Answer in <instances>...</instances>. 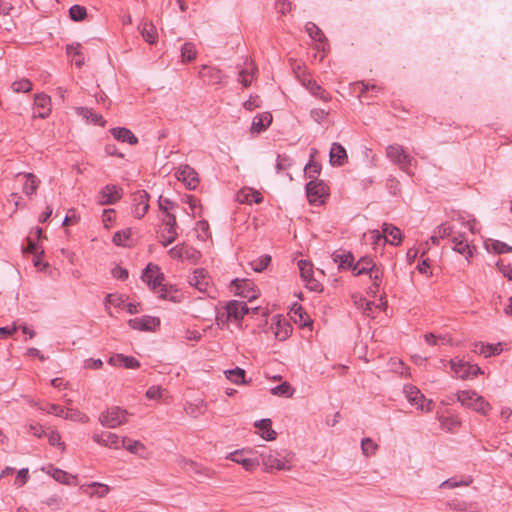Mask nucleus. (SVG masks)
Listing matches in <instances>:
<instances>
[{"mask_svg": "<svg viewBox=\"0 0 512 512\" xmlns=\"http://www.w3.org/2000/svg\"><path fill=\"white\" fill-rule=\"evenodd\" d=\"M52 477L62 484H70V479L74 478L72 475L58 468H53Z\"/></svg>", "mask_w": 512, "mask_h": 512, "instance_id": "nucleus-53", "label": "nucleus"}, {"mask_svg": "<svg viewBox=\"0 0 512 512\" xmlns=\"http://www.w3.org/2000/svg\"><path fill=\"white\" fill-rule=\"evenodd\" d=\"M305 30L309 37L316 41V49L318 51L327 52L329 51V44L323 31L313 22H308L305 25Z\"/></svg>", "mask_w": 512, "mask_h": 512, "instance_id": "nucleus-16", "label": "nucleus"}, {"mask_svg": "<svg viewBox=\"0 0 512 512\" xmlns=\"http://www.w3.org/2000/svg\"><path fill=\"white\" fill-rule=\"evenodd\" d=\"M162 223L165 226V229L161 233L160 242L164 247H167L173 243L178 236L176 216L172 213H167V215L162 219Z\"/></svg>", "mask_w": 512, "mask_h": 512, "instance_id": "nucleus-10", "label": "nucleus"}, {"mask_svg": "<svg viewBox=\"0 0 512 512\" xmlns=\"http://www.w3.org/2000/svg\"><path fill=\"white\" fill-rule=\"evenodd\" d=\"M403 392L405 394L406 399L411 404L416 401V398H420V400H425V396L421 393V391L414 385H405L403 388Z\"/></svg>", "mask_w": 512, "mask_h": 512, "instance_id": "nucleus-40", "label": "nucleus"}, {"mask_svg": "<svg viewBox=\"0 0 512 512\" xmlns=\"http://www.w3.org/2000/svg\"><path fill=\"white\" fill-rule=\"evenodd\" d=\"M298 268L300 271V276L304 282L314 277L313 264L311 262L300 260L298 262Z\"/></svg>", "mask_w": 512, "mask_h": 512, "instance_id": "nucleus-42", "label": "nucleus"}, {"mask_svg": "<svg viewBox=\"0 0 512 512\" xmlns=\"http://www.w3.org/2000/svg\"><path fill=\"white\" fill-rule=\"evenodd\" d=\"M14 92H29L32 89V83L28 79H21L12 83Z\"/></svg>", "mask_w": 512, "mask_h": 512, "instance_id": "nucleus-52", "label": "nucleus"}, {"mask_svg": "<svg viewBox=\"0 0 512 512\" xmlns=\"http://www.w3.org/2000/svg\"><path fill=\"white\" fill-rule=\"evenodd\" d=\"M262 195L258 191L252 189H242L237 194V201L239 203L252 204L262 202Z\"/></svg>", "mask_w": 512, "mask_h": 512, "instance_id": "nucleus-29", "label": "nucleus"}, {"mask_svg": "<svg viewBox=\"0 0 512 512\" xmlns=\"http://www.w3.org/2000/svg\"><path fill=\"white\" fill-rule=\"evenodd\" d=\"M305 171L310 178H314L320 174L321 166L316 162H310L305 166Z\"/></svg>", "mask_w": 512, "mask_h": 512, "instance_id": "nucleus-60", "label": "nucleus"}, {"mask_svg": "<svg viewBox=\"0 0 512 512\" xmlns=\"http://www.w3.org/2000/svg\"><path fill=\"white\" fill-rule=\"evenodd\" d=\"M163 389L160 386H151L146 391V396L149 399H160L162 397Z\"/></svg>", "mask_w": 512, "mask_h": 512, "instance_id": "nucleus-63", "label": "nucleus"}, {"mask_svg": "<svg viewBox=\"0 0 512 512\" xmlns=\"http://www.w3.org/2000/svg\"><path fill=\"white\" fill-rule=\"evenodd\" d=\"M48 442L52 446H58L62 451L65 450V444L61 441V436L57 431H51L48 433Z\"/></svg>", "mask_w": 512, "mask_h": 512, "instance_id": "nucleus-56", "label": "nucleus"}, {"mask_svg": "<svg viewBox=\"0 0 512 512\" xmlns=\"http://www.w3.org/2000/svg\"><path fill=\"white\" fill-rule=\"evenodd\" d=\"M261 461L266 472L273 470H290L291 467L287 465L285 457L281 456L277 451H269L261 454Z\"/></svg>", "mask_w": 512, "mask_h": 512, "instance_id": "nucleus-8", "label": "nucleus"}, {"mask_svg": "<svg viewBox=\"0 0 512 512\" xmlns=\"http://www.w3.org/2000/svg\"><path fill=\"white\" fill-rule=\"evenodd\" d=\"M141 35L149 44H154L157 40V30L152 23H144L141 28Z\"/></svg>", "mask_w": 512, "mask_h": 512, "instance_id": "nucleus-37", "label": "nucleus"}, {"mask_svg": "<svg viewBox=\"0 0 512 512\" xmlns=\"http://www.w3.org/2000/svg\"><path fill=\"white\" fill-rule=\"evenodd\" d=\"M487 250H492L497 254L502 253H510L512 252V246H509L508 244L501 242L499 240H491L490 244H486Z\"/></svg>", "mask_w": 512, "mask_h": 512, "instance_id": "nucleus-45", "label": "nucleus"}, {"mask_svg": "<svg viewBox=\"0 0 512 512\" xmlns=\"http://www.w3.org/2000/svg\"><path fill=\"white\" fill-rule=\"evenodd\" d=\"M197 56L196 47L191 42H186L181 48V57L182 60L185 62L193 61Z\"/></svg>", "mask_w": 512, "mask_h": 512, "instance_id": "nucleus-43", "label": "nucleus"}, {"mask_svg": "<svg viewBox=\"0 0 512 512\" xmlns=\"http://www.w3.org/2000/svg\"><path fill=\"white\" fill-rule=\"evenodd\" d=\"M123 196V189L117 185L108 184L102 187L98 193L100 205H112L118 202Z\"/></svg>", "mask_w": 512, "mask_h": 512, "instance_id": "nucleus-12", "label": "nucleus"}, {"mask_svg": "<svg viewBox=\"0 0 512 512\" xmlns=\"http://www.w3.org/2000/svg\"><path fill=\"white\" fill-rule=\"evenodd\" d=\"M255 427L260 430V436L267 440H275L277 433L272 429V422L270 419H261L255 422Z\"/></svg>", "mask_w": 512, "mask_h": 512, "instance_id": "nucleus-30", "label": "nucleus"}, {"mask_svg": "<svg viewBox=\"0 0 512 512\" xmlns=\"http://www.w3.org/2000/svg\"><path fill=\"white\" fill-rule=\"evenodd\" d=\"M440 425L442 429L450 432H455L460 427L461 422L455 416L440 417Z\"/></svg>", "mask_w": 512, "mask_h": 512, "instance_id": "nucleus-38", "label": "nucleus"}, {"mask_svg": "<svg viewBox=\"0 0 512 512\" xmlns=\"http://www.w3.org/2000/svg\"><path fill=\"white\" fill-rule=\"evenodd\" d=\"M159 209L167 215V213H170L168 210L173 209L176 207V203L172 202L168 198H163L162 196L159 197L158 200Z\"/></svg>", "mask_w": 512, "mask_h": 512, "instance_id": "nucleus-57", "label": "nucleus"}, {"mask_svg": "<svg viewBox=\"0 0 512 512\" xmlns=\"http://www.w3.org/2000/svg\"><path fill=\"white\" fill-rule=\"evenodd\" d=\"M347 161L345 148L339 143H333L330 149V163L333 166H342Z\"/></svg>", "mask_w": 512, "mask_h": 512, "instance_id": "nucleus-26", "label": "nucleus"}, {"mask_svg": "<svg viewBox=\"0 0 512 512\" xmlns=\"http://www.w3.org/2000/svg\"><path fill=\"white\" fill-rule=\"evenodd\" d=\"M378 445L371 438H364L361 441V449L365 456H371L377 450Z\"/></svg>", "mask_w": 512, "mask_h": 512, "instance_id": "nucleus-51", "label": "nucleus"}, {"mask_svg": "<svg viewBox=\"0 0 512 512\" xmlns=\"http://www.w3.org/2000/svg\"><path fill=\"white\" fill-rule=\"evenodd\" d=\"M27 241H28V246L23 249L24 253H31L34 255L44 254V251L40 250L38 244L34 240H32L31 238H28Z\"/></svg>", "mask_w": 512, "mask_h": 512, "instance_id": "nucleus-62", "label": "nucleus"}, {"mask_svg": "<svg viewBox=\"0 0 512 512\" xmlns=\"http://www.w3.org/2000/svg\"><path fill=\"white\" fill-rule=\"evenodd\" d=\"M110 133L118 141L125 142L130 145H135L138 143V138L128 128H125V127L112 128V129H110Z\"/></svg>", "mask_w": 512, "mask_h": 512, "instance_id": "nucleus-24", "label": "nucleus"}, {"mask_svg": "<svg viewBox=\"0 0 512 512\" xmlns=\"http://www.w3.org/2000/svg\"><path fill=\"white\" fill-rule=\"evenodd\" d=\"M157 288H159V291H158L159 295L158 296L161 299H170V300H172L173 297L170 296V294L172 292H176L177 291L176 289H174V287L172 285H167V284H164L163 282Z\"/></svg>", "mask_w": 512, "mask_h": 512, "instance_id": "nucleus-55", "label": "nucleus"}, {"mask_svg": "<svg viewBox=\"0 0 512 512\" xmlns=\"http://www.w3.org/2000/svg\"><path fill=\"white\" fill-rule=\"evenodd\" d=\"M253 70L254 68H251V71L248 69H242L239 72V81L244 87H249L251 85L254 76Z\"/></svg>", "mask_w": 512, "mask_h": 512, "instance_id": "nucleus-54", "label": "nucleus"}, {"mask_svg": "<svg viewBox=\"0 0 512 512\" xmlns=\"http://www.w3.org/2000/svg\"><path fill=\"white\" fill-rule=\"evenodd\" d=\"M306 194L311 204H321L328 196V187L321 180H311L306 184Z\"/></svg>", "mask_w": 512, "mask_h": 512, "instance_id": "nucleus-9", "label": "nucleus"}, {"mask_svg": "<svg viewBox=\"0 0 512 512\" xmlns=\"http://www.w3.org/2000/svg\"><path fill=\"white\" fill-rule=\"evenodd\" d=\"M121 443H122L121 447H124L130 453L139 455V456L145 458L143 453L146 452L147 449H146V446L139 440H132V439H129L128 437L124 436V437H122Z\"/></svg>", "mask_w": 512, "mask_h": 512, "instance_id": "nucleus-28", "label": "nucleus"}, {"mask_svg": "<svg viewBox=\"0 0 512 512\" xmlns=\"http://www.w3.org/2000/svg\"><path fill=\"white\" fill-rule=\"evenodd\" d=\"M450 367L454 371L455 376L462 380L473 378L482 373L480 367L476 364H470L462 359H451Z\"/></svg>", "mask_w": 512, "mask_h": 512, "instance_id": "nucleus-6", "label": "nucleus"}, {"mask_svg": "<svg viewBox=\"0 0 512 512\" xmlns=\"http://www.w3.org/2000/svg\"><path fill=\"white\" fill-rule=\"evenodd\" d=\"M243 105L245 109L252 111L260 106V99L258 96H250V98L245 101Z\"/></svg>", "mask_w": 512, "mask_h": 512, "instance_id": "nucleus-64", "label": "nucleus"}, {"mask_svg": "<svg viewBox=\"0 0 512 512\" xmlns=\"http://www.w3.org/2000/svg\"><path fill=\"white\" fill-rule=\"evenodd\" d=\"M92 440L107 448L119 449L122 446V438L112 432L95 433L92 436Z\"/></svg>", "mask_w": 512, "mask_h": 512, "instance_id": "nucleus-19", "label": "nucleus"}, {"mask_svg": "<svg viewBox=\"0 0 512 512\" xmlns=\"http://www.w3.org/2000/svg\"><path fill=\"white\" fill-rule=\"evenodd\" d=\"M80 43H73L66 46V53L69 57L73 58L75 65L80 68L84 65V56L80 50Z\"/></svg>", "mask_w": 512, "mask_h": 512, "instance_id": "nucleus-35", "label": "nucleus"}, {"mask_svg": "<svg viewBox=\"0 0 512 512\" xmlns=\"http://www.w3.org/2000/svg\"><path fill=\"white\" fill-rule=\"evenodd\" d=\"M130 236H131L130 229L121 230V231H117L114 233L112 240H113V243L117 246H125L126 242L129 240Z\"/></svg>", "mask_w": 512, "mask_h": 512, "instance_id": "nucleus-50", "label": "nucleus"}, {"mask_svg": "<svg viewBox=\"0 0 512 512\" xmlns=\"http://www.w3.org/2000/svg\"><path fill=\"white\" fill-rule=\"evenodd\" d=\"M23 175L26 178V182L23 185L22 191L27 196H32L36 193L40 185V180L33 173H18L16 177Z\"/></svg>", "mask_w": 512, "mask_h": 512, "instance_id": "nucleus-27", "label": "nucleus"}, {"mask_svg": "<svg viewBox=\"0 0 512 512\" xmlns=\"http://www.w3.org/2000/svg\"><path fill=\"white\" fill-rule=\"evenodd\" d=\"M457 400L462 406L470 408L481 415H488L491 405L474 390H462L457 392Z\"/></svg>", "mask_w": 512, "mask_h": 512, "instance_id": "nucleus-2", "label": "nucleus"}, {"mask_svg": "<svg viewBox=\"0 0 512 512\" xmlns=\"http://www.w3.org/2000/svg\"><path fill=\"white\" fill-rule=\"evenodd\" d=\"M373 233L376 234L375 236L377 239H380L382 237L379 231H373ZM382 234L386 242L393 246L400 245L403 239V234L401 230L390 223H384L382 225Z\"/></svg>", "mask_w": 512, "mask_h": 512, "instance_id": "nucleus-14", "label": "nucleus"}, {"mask_svg": "<svg viewBox=\"0 0 512 512\" xmlns=\"http://www.w3.org/2000/svg\"><path fill=\"white\" fill-rule=\"evenodd\" d=\"M291 329L292 328L287 321L284 320L282 322L281 320L278 319L276 322V328L274 331L275 337L278 340L283 341L290 335Z\"/></svg>", "mask_w": 512, "mask_h": 512, "instance_id": "nucleus-36", "label": "nucleus"}, {"mask_svg": "<svg viewBox=\"0 0 512 512\" xmlns=\"http://www.w3.org/2000/svg\"><path fill=\"white\" fill-rule=\"evenodd\" d=\"M250 309L247 304L241 301L232 300L225 306V312L217 315L218 324L226 323L230 320L239 321L243 319L244 315L248 314Z\"/></svg>", "mask_w": 512, "mask_h": 512, "instance_id": "nucleus-4", "label": "nucleus"}, {"mask_svg": "<svg viewBox=\"0 0 512 512\" xmlns=\"http://www.w3.org/2000/svg\"><path fill=\"white\" fill-rule=\"evenodd\" d=\"M333 261L338 263L339 269H350L353 271L354 255L351 252H335L332 254Z\"/></svg>", "mask_w": 512, "mask_h": 512, "instance_id": "nucleus-31", "label": "nucleus"}, {"mask_svg": "<svg viewBox=\"0 0 512 512\" xmlns=\"http://www.w3.org/2000/svg\"><path fill=\"white\" fill-rule=\"evenodd\" d=\"M232 285L235 286L236 293L248 300L256 299L258 296L257 290L254 289L252 281L247 279H234Z\"/></svg>", "mask_w": 512, "mask_h": 512, "instance_id": "nucleus-20", "label": "nucleus"}, {"mask_svg": "<svg viewBox=\"0 0 512 512\" xmlns=\"http://www.w3.org/2000/svg\"><path fill=\"white\" fill-rule=\"evenodd\" d=\"M143 282H145L150 289L155 291L159 285L164 281L165 276L161 272L158 265L149 263L142 272L141 276Z\"/></svg>", "mask_w": 512, "mask_h": 512, "instance_id": "nucleus-11", "label": "nucleus"}, {"mask_svg": "<svg viewBox=\"0 0 512 512\" xmlns=\"http://www.w3.org/2000/svg\"><path fill=\"white\" fill-rule=\"evenodd\" d=\"M108 362L113 366H122L126 369H137L140 367V362L135 357L124 354H116L110 357Z\"/></svg>", "mask_w": 512, "mask_h": 512, "instance_id": "nucleus-23", "label": "nucleus"}, {"mask_svg": "<svg viewBox=\"0 0 512 512\" xmlns=\"http://www.w3.org/2000/svg\"><path fill=\"white\" fill-rule=\"evenodd\" d=\"M244 450H237L230 453L227 458L243 466L246 471H254L259 466L256 458H246L243 456Z\"/></svg>", "mask_w": 512, "mask_h": 512, "instance_id": "nucleus-21", "label": "nucleus"}, {"mask_svg": "<svg viewBox=\"0 0 512 512\" xmlns=\"http://www.w3.org/2000/svg\"><path fill=\"white\" fill-rule=\"evenodd\" d=\"M128 415L127 410L113 406L100 413L99 422L102 426L113 429L125 424Z\"/></svg>", "mask_w": 512, "mask_h": 512, "instance_id": "nucleus-3", "label": "nucleus"}, {"mask_svg": "<svg viewBox=\"0 0 512 512\" xmlns=\"http://www.w3.org/2000/svg\"><path fill=\"white\" fill-rule=\"evenodd\" d=\"M129 325L135 330L149 331L159 326L160 321L154 317L143 316L141 318L130 319Z\"/></svg>", "mask_w": 512, "mask_h": 512, "instance_id": "nucleus-22", "label": "nucleus"}, {"mask_svg": "<svg viewBox=\"0 0 512 512\" xmlns=\"http://www.w3.org/2000/svg\"><path fill=\"white\" fill-rule=\"evenodd\" d=\"M294 389L288 382H283L278 386H275L271 389V393L276 396H284L291 397L293 395Z\"/></svg>", "mask_w": 512, "mask_h": 512, "instance_id": "nucleus-46", "label": "nucleus"}, {"mask_svg": "<svg viewBox=\"0 0 512 512\" xmlns=\"http://www.w3.org/2000/svg\"><path fill=\"white\" fill-rule=\"evenodd\" d=\"M168 254L172 259L179 261L187 260L192 263H196L201 257V253L198 250L186 243L172 247L168 251Z\"/></svg>", "mask_w": 512, "mask_h": 512, "instance_id": "nucleus-7", "label": "nucleus"}, {"mask_svg": "<svg viewBox=\"0 0 512 512\" xmlns=\"http://www.w3.org/2000/svg\"><path fill=\"white\" fill-rule=\"evenodd\" d=\"M386 156L404 172H409L413 157L409 155L404 147L399 144H391L386 148Z\"/></svg>", "mask_w": 512, "mask_h": 512, "instance_id": "nucleus-5", "label": "nucleus"}, {"mask_svg": "<svg viewBox=\"0 0 512 512\" xmlns=\"http://www.w3.org/2000/svg\"><path fill=\"white\" fill-rule=\"evenodd\" d=\"M376 267L371 257L363 256L357 262H354L353 274L355 276L369 274Z\"/></svg>", "mask_w": 512, "mask_h": 512, "instance_id": "nucleus-25", "label": "nucleus"}, {"mask_svg": "<svg viewBox=\"0 0 512 512\" xmlns=\"http://www.w3.org/2000/svg\"><path fill=\"white\" fill-rule=\"evenodd\" d=\"M304 283H305L306 288H308L310 291L318 292V293L323 291V285L318 280H316L314 277L308 279Z\"/></svg>", "mask_w": 512, "mask_h": 512, "instance_id": "nucleus-61", "label": "nucleus"}, {"mask_svg": "<svg viewBox=\"0 0 512 512\" xmlns=\"http://www.w3.org/2000/svg\"><path fill=\"white\" fill-rule=\"evenodd\" d=\"M448 238L452 244V249L463 255L467 260L473 257L476 247L471 245L464 233L455 231L449 223H442L433 232L430 237L434 245H438L440 240Z\"/></svg>", "mask_w": 512, "mask_h": 512, "instance_id": "nucleus-1", "label": "nucleus"}, {"mask_svg": "<svg viewBox=\"0 0 512 512\" xmlns=\"http://www.w3.org/2000/svg\"><path fill=\"white\" fill-rule=\"evenodd\" d=\"M34 103L36 107L41 108L42 111L38 113V117L40 118H46L50 113V105H51V99L46 94H36Z\"/></svg>", "mask_w": 512, "mask_h": 512, "instance_id": "nucleus-33", "label": "nucleus"}, {"mask_svg": "<svg viewBox=\"0 0 512 512\" xmlns=\"http://www.w3.org/2000/svg\"><path fill=\"white\" fill-rule=\"evenodd\" d=\"M227 379L235 384L245 383V370L239 367L225 371Z\"/></svg>", "mask_w": 512, "mask_h": 512, "instance_id": "nucleus-41", "label": "nucleus"}, {"mask_svg": "<svg viewBox=\"0 0 512 512\" xmlns=\"http://www.w3.org/2000/svg\"><path fill=\"white\" fill-rule=\"evenodd\" d=\"M69 15L73 21H82L87 16V10L84 6L76 4L70 7Z\"/></svg>", "mask_w": 512, "mask_h": 512, "instance_id": "nucleus-47", "label": "nucleus"}, {"mask_svg": "<svg viewBox=\"0 0 512 512\" xmlns=\"http://www.w3.org/2000/svg\"><path fill=\"white\" fill-rule=\"evenodd\" d=\"M411 404L421 411L429 412L432 409L433 401L426 399L421 401L420 398H416V401Z\"/></svg>", "mask_w": 512, "mask_h": 512, "instance_id": "nucleus-59", "label": "nucleus"}, {"mask_svg": "<svg viewBox=\"0 0 512 512\" xmlns=\"http://www.w3.org/2000/svg\"><path fill=\"white\" fill-rule=\"evenodd\" d=\"M198 75L203 82L208 85H220L224 78V75L219 68L208 65H202Z\"/></svg>", "mask_w": 512, "mask_h": 512, "instance_id": "nucleus-17", "label": "nucleus"}, {"mask_svg": "<svg viewBox=\"0 0 512 512\" xmlns=\"http://www.w3.org/2000/svg\"><path fill=\"white\" fill-rule=\"evenodd\" d=\"M480 346L479 351L475 350V352H479V354L483 355L485 358L498 355L502 351L500 344L491 345V344H476V347Z\"/></svg>", "mask_w": 512, "mask_h": 512, "instance_id": "nucleus-39", "label": "nucleus"}, {"mask_svg": "<svg viewBox=\"0 0 512 512\" xmlns=\"http://www.w3.org/2000/svg\"><path fill=\"white\" fill-rule=\"evenodd\" d=\"M270 262H271V256L268 254H264V255H261L256 260L251 261L250 266L255 272H262L268 267Z\"/></svg>", "mask_w": 512, "mask_h": 512, "instance_id": "nucleus-44", "label": "nucleus"}, {"mask_svg": "<svg viewBox=\"0 0 512 512\" xmlns=\"http://www.w3.org/2000/svg\"><path fill=\"white\" fill-rule=\"evenodd\" d=\"M188 283L200 292H206L210 284V276L203 268H197L188 277Z\"/></svg>", "mask_w": 512, "mask_h": 512, "instance_id": "nucleus-18", "label": "nucleus"}, {"mask_svg": "<svg viewBox=\"0 0 512 512\" xmlns=\"http://www.w3.org/2000/svg\"><path fill=\"white\" fill-rule=\"evenodd\" d=\"M64 418L81 423L89 422V417L86 414L74 409H67Z\"/></svg>", "mask_w": 512, "mask_h": 512, "instance_id": "nucleus-49", "label": "nucleus"}, {"mask_svg": "<svg viewBox=\"0 0 512 512\" xmlns=\"http://www.w3.org/2000/svg\"><path fill=\"white\" fill-rule=\"evenodd\" d=\"M175 176L190 190H194L199 184L197 172L189 165H181L175 172Z\"/></svg>", "mask_w": 512, "mask_h": 512, "instance_id": "nucleus-13", "label": "nucleus"}, {"mask_svg": "<svg viewBox=\"0 0 512 512\" xmlns=\"http://www.w3.org/2000/svg\"><path fill=\"white\" fill-rule=\"evenodd\" d=\"M149 194L145 190H139L133 193L132 201L134 204L133 215L141 219L145 216L149 209Z\"/></svg>", "mask_w": 512, "mask_h": 512, "instance_id": "nucleus-15", "label": "nucleus"}, {"mask_svg": "<svg viewBox=\"0 0 512 512\" xmlns=\"http://www.w3.org/2000/svg\"><path fill=\"white\" fill-rule=\"evenodd\" d=\"M370 278L372 279V282H373V286L378 289L380 284H381V281H382V277H383V271L379 268V267H375L370 273Z\"/></svg>", "mask_w": 512, "mask_h": 512, "instance_id": "nucleus-58", "label": "nucleus"}, {"mask_svg": "<svg viewBox=\"0 0 512 512\" xmlns=\"http://www.w3.org/2000/svg\"><path fill=\"white\" fill-rule=\"evenodd\" d=\"M294 321L299 323L300 326H310L312 324V320L309 318V316L306 314L304 309L299 306L297 309L294 310Z\"/></svg>", "mask_w": 512, "mask_h": 512, "instance_id": "nucleus-48", "label": "nucleus"}, {"mask_svg": "<svg viewBox=\"0 0 512 512\" xmlns=\"http://www.w3.org/2000/svg\"><path fill=\"white\" fill-rule=\"evenodd\" d=\"M76 113L84 119L90 120L95 125L104 126L106 123L101 114L94 113L90 108L78 107L76 108Z\"/></svg>", "mask_w": 512, "mask_h": 512, "instance_id": "nucleus-32", "label": "nucleus"}, {"mask_svg": "<svg viewBox=\"0 0 512 512\" xmlns=\"http://www.w3.org/2000/svg\"><path fill=\"white\" fill-rule=\"evenodd\" d=\"M272 122V115L269 112H264L256 115L253 118L252 122V130L256 132H261L266 129Z\"/></svg>", "mask_w": 512, "mask_h": 512, "instance_id": "nucleus-34", "label": "nucleus"}]
</instances>
